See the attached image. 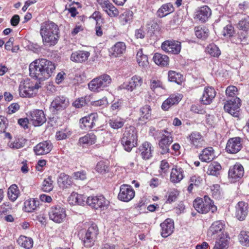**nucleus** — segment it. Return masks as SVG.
<instances>
[{
  "label": "nucleus",
  "instance_id": "nucleus-1",
  "mask_svg": "<svg viewBox=\"0 0 249 249\" xmlns=\"http://www.w3.org/2000/svg\"><path fill=\"white\" fill-rule=\"evenodd\" d=\"M29 69L30 76L43 81L52 76L55 71V66L52 61L42 58L32 62Z\"/></svg>",
  "mask_w": 249,
  "mask_h": 249
},
{
  "label": "nucleus",
  "instance_id": "nucleus-2",
  "mask_svg": "<svg viewBox=\"0 0 249 249\" xmlns=\"http://www.w3.org/2000/svg\"><path fill=\"white\" fill-rule=\"evenodd\" d=\"M137 131L134 126H129L125 128L121 143L125 151L130 152L133 147L137 146Z\"/></svg>",
  "mask_w": 249,
  "mask_h": 249
},
{
  "label": "nucleus",
  "instance_id": "nucleus-3",
  "mask_svg": "<svg viewBox=\"0 0 249 249\" xmlns=\"http://www.w3.org/2000/svg\"><path fill=\"white\" fill-rule=\"evenodd\" d=\"M195 209L200 213H206L209 211L213 213L217 210L216 207L208 196H205L203 198H197L193 202Z\"/></svg>",
  "mask_w": 249,
  "mask_h": 249
},
{
  "label": "nucleus",
  "instance_id": "nucleus-4",
  "mask_svg": "<svg viewBox=\"0 0 249 249\" xmlns=\"http://www.w3.org/2000/svg\"><path fill=\"white\" fill-rule=\"evenodd\" d=\"M40 88L39 84H34L29 79L22 81L19 86V95L22 97H33Z\"/></svg>",
  "mask_w": 249,
  "mask_h": 249
},
{
  "label": "nucleus",
  "instance_id": "nucleus-5",
  "mask_svg": "<svg viewBox=\"0 0 249 249\" xmlns=\"http://www.w3.org/2000/svg\"><path fill=\"white\" fill-rule=\"evenodd\" d=\"M111 78L107 74H103L92 80L88 84L89 89L94 92L103 90L111 84Z\"/></svg>",
  "mask_w": 249,
  "mask_h": 249
},
{
  "label": "nucleus",
  "instance_id": "nucleus-6",
  "mask_svg": "<svg viewBox=\"0 0 249 249\" xmlns=\"http://www.w3.org/2000/svg\"><path fill=\"white\" fill-rule=\"evenodd\" d=\"M99 233V230L97 226L92 224L87 230L83 239V243L85 247L90 248L92 247L97 239V236Z\"/></svg>",
  "mask_w": 249,
  "mask_h": 249
},
{
  "label": "nucleus",
  "instance_id": "nucleus-7",
  "mask_svg": "<svg viewBox=\"0 0 249 249\" xmlns=\"http://www.w3.org/2000/svg\"><path fill=\"white\" fill-rule=\"evenodd\" d=\"M49 216L50 219L53 222L60 223L66 218L65 209L60 205L53 206L49 210Z\"/></svg>",
  "mask_w": 249,
  "mask_h": 249
},
{
  "label": "nucleus",
  "instance_id": "nucleus-8",
  "mask_svg": "<svg viewBox=\"0 0 249 249\" xmlns=\"http://www.w3.org/2000/svg\"><path fill=\"white\" fill-rule=\"evenodd\" d=\"M225 224L220 221L214 222L208 231V235L213 238L220 237L226 235L228 237V235L225 231Z\"/></svg>",
  "mask_w": 249,
  "mask_h": 249
},
{
  "label": "nucleus",
  "instance_id": "nucleus-9",
  "mask_svg": "<svg viewBox=\"0 0 249 249\" xmlns=\"http://www.w3.org/2000/svg\"><path fill=\"white\" fill-rule=\"evenodd\" d=\"M164 133L160 132L161 139L159 141V145L160 149V153L162 155L169 152V146L173 141V138L171 134L164 130Z\"/></svg>",
  "mask_w": 249,
  "mask_h": 249
},
{
  "label": "nucleus",
  "instance_id": "nucleus-10",
  "mask_svg": "<svg viewBox=\"0 0 249 249\" xmlns=\"http://www.w3.org/2000/svg\"><path fill=\"white\" fill-rule=\"evenodd\" d=\"M240 106L241 100L239 98L235 97L227 101L224 106V109L225 111L233 116L238 117Z\"/></svg>",
  "mask_w": 249,
  "mask_h": 249
},
{
  "label": "nucleus",
  "instance_id": "nucleus-11",
  "mask_svg": "<svg viewBox=\"0 0 249 249\" xmlns=\"http://www.w3.org/2000/svg\"><path fill=\"white\" fill-rule=\"evenodd\" d=\"M161 48L166 53L178 54L181 50V43L175 40H167L162 43Z\"/></svg>",
  "mask_w": 249,
  "mask_h": 249
},
{
  "label": "nucleus",
  "instance_id": "nucleus-12",
  "mask_svg": "<svg viewBox=\"0 0 249 249\" xmlns=\"http://www.w3.org/2000/svg\"><path fill=\"white\" fill-rule=\"evenodd\" d=\"M88 205L95 209L104 208L108 205V201L103 195L89 196L86 200Z\"/></svg>",
  "mask_w": 249,
  "mask_h": 249
},
{
  "label": "nucleus",
  "instance_id": "nucleus-13",
  "mask_svg": "<svg viewBox=\"0 0 249 249\" xmlns=\"http://www.w3.org/2000/svg\"><path fill=\"white\" fill-rule=\"evenodd\" d=\"M69 105V99L64 96H57L52 102L50 109L53 114L65 109Z\"/></svg>",
  "mask_w": 249,
  "mask_h": 249
},
{
  "label": "nucleus",
  "instance_id": "nucleus-14",
  "mask_svg": "<svg viewBox=\"0 0 249 249\" xmlns=\"http://www.w3.org/2000/svg\"><path fill=\"white\" fill-rule=\"evenodd\" d=\"M135 194V191L130 185L123 184L120 186L118 198L122 201L128 202L134 198Z\"/></svg>",
  "mask_w": 249,
  "mask_h": 249
},
{
  "label": "nucleus",
  "instance_id": "nucleus-15",
  "mask_svg": "<svg viewBox=\"0 0 249 249\" xmlns=\"http://www.w3.org/2000/svg\"><path fill=\"white\" fill-rule=\"evenodd\" d=\"M242 139L239 137L230 138L227 142L226 150L228 153L236 154L242 148Z\"/></svg>",
  "mask_w": 249,
  "mask_h": 249
},
{
  "label": "nucleus",
  "instance_id": "nucleus-16",
  "mask_svg": "<svg viewBox=\"0 0 249 249\" xmlns=\"http://www.w3.org/2000/svg\"><path fill=\"white\" fill-rule=\"evenodd\" d=\"M28 117L30 122L35 126L41 125L46 121L45 115L42 110L31 111Z\"/></svg>",
  "mask_w": 249,
  "mask_h": 249
},
{
  "label": "nucleus",
  "instance_id": "nucleus-17",
  "mask_svg": "<svg viewBox=\"0 0 249 249\" xmlns=\"http://www.w3.org/2000/svg\"><path fill=\"white\" fill-rule=\"evenodd\" d=\"M142 83V78L138 75H134L131 78L128 83H124L119 87L121 89H125L132 91L140 88Z\"/></svg>",
  "mask_w": 249,
  "mask_h": 249
},
{
  "label": "nucleus",
  "instance_id": "nucleus-18",
  "mask_svg": "<svg viewBox=\"0 0 249 249\" xmlns=\"http://www.w3.org/2000/svg\"><path fill=\"white\" fill-rule=\"evenodd\" d=\"M154 148L151 143L145 142L138 148V154L143 160H148L152 157Z\"/></svg>",
  "mask_w": 249,
  "mask_h": 249
},
{
  "label": "nucleus",
  "instance_id": "nucleus-19",
  "mask_svg": "<svg viewBox=\"0 0 249 249\" xmlns=\"http://www.w3.org/2000/svg\"><path fill=\"white\" fill-rule=\"evenodd\" d=\"M58 26L52 21H45L41 24L40 34L41 36H45V35H47V34H49V32H52L53 34H56L58 33ZM46 38H47V36Z\"/></svg>",
  "mask_w": 249,
  "mask_h": 249
},
{
  "label": "nucleus",
  "instance_id": "nucleus-20",
  "mask_svg": "<svg viewBox=\"0 0 249 249\" xmlns=\"http://www.w3.org/2000/svg\"><path fill=\"white\" fill-rule=\"evenodd\" d=\"M53 148L50 141H46L39 143L34 148V151L37 155H43L49 153Z\"/></svg>",
  "mask_w": 249,
  "mask_h": 249
},
{
  "label": "nucleus",
  "instance_id": "nucleus-21",
  "mask_svg": "<svg viewBox=\"0 0 249 249\" xmlns=\"http://www.w3.org/2000/svg\"><path fill=\"white\" fill-rule=\"evenodd\" d=\"M235 216L240 221L245 219L249 212L248 204L243 201L239 202L235 206Z\"/></svg>",
  "mask_w": 249,
  "mask_h": 249
},
{
  "label": "nucleus",
  "instance_id": "nucleus-22",
  "mask_svg": "<svg viewBox=\"0 0 249 249\" xmlns=\"http://www.w3.org/2000/svg\"><path fill=\"white\" fill-rule=\"evenodd\" d=\"M187 139L191 144L196 148L202 147L204 143L202 135L197 131L192 132L187 137Z\"/></svg>",
  "mask_w": 249,
  "mask_h": 249
},
{
  "label": "nucleus",
  "instance_id": "nucleus-23",
  "mask_svg": "<svg viewBox=\"0 0 249 249\" xmlns=\"http://www.w3.org/2000/svg\"><path fill=\"white\" fill-rule=\"evenodd\" d=\"M216 95V91L212 87L205 88L201 98V102L204 105L211 104Z\"/></svg>",
  "mask_w": 249,
  "mask_h": 249
},
{
  "label": "nucleus",
  "instance_id": "nucleus-24",
  "mask_svg": "<svg viewBox=\"0 0 249 249\" xmlns=\"http://www.w3.org/2000/svg\"><path fill=\"white\" fill-rule=\"evenodd\" d=\"M212 15L211 9L206 5L198 8L196 13V18L201 22H205L208 20Z\"/></svg>",
  "mask_w": 249,
  "mask_h": 249
},
{
  "label": "nucleus",
  "instance_id": "nucleus-25",
  "mask_svg": "<svg viewBox=\"0 0 249 249\" xmlns=\"http://www.w3.org/2000/svg\"><path fill=\"white\" fill-rule=\"evenodd\" d=\"M244 170L243 166L239 163L231 167L229 170V177L234 179V181L241 178L244 175Z\"/></svg>",
  "mask_w": 249,
  "mask_h": 249
},
{
  "label": "nucleus",
  "instance_id": "nucleus-26",
  "mask_svg": "<svg viewBox=\"0 0 249 249\" xmlns=\"http://www.w3.org/2000/svg\"><path fill=\"white\" fill-rule=\"evenodd\" d=\"M160 226L161 228V235L163 237H166L170 235L174 229V221L170 218L166 219L160 224Z\"/></svg>",
  "mask_w": 249,
  "mask_h": 249
},
{
  "label": "nucleus",
  "instance_id": "nucleus-27",
  "mask_svg": "<svg viewBox=\"0 0 249 249\" xmlns=\"http://www.w3.org/2000/svg\"><path fill=\"white\" fill-rule=\"evenodd\" d=\"M98 121L97 113H91L88 116H86L80 120V123L83 125V127L87 128H92L96 125Z\"/></svg>",
  "mask_w": 249,
  "mask_h": 249
},
{
  "label": "nucleus",
  "instance_id": "nucleus-28",
  "mask_svg": "<svg viewBox=\"0 0 249 249\" xmlns=\"http://www.w3.org/2000/svg\"><path fill=\"white\" fill-rule=\"evenodd\" d=\"M184 177L183 169L180 167L176 166L172 169L170 179L172 182L177 183L179 182Z\"/></svg>",
  "mask_w": 249,
  "mask_h": 249
},
{
  "label": "nucleus",
  "instance_id": "nucleus-29",
  "mask_svg": "<svg viewBox=\"0 0 249 249\" xmlns=\"http://www.w3.org/2000/svg\"><path fill=\"white\" fill-rule=\"evenodd\" d=\"M181 95H172L165 100L161 106L164 110H167L172 106L177 104L181 99Z\"/></svg>",
  "mask_w": 249,
  "mask_h": 249
},
{
  "label": "nucleus",
  "instance_id": "nucleus-30",
  "mask_svg": "<svg viewBox=\"0 0 249 249\" xmlns=\"http://www.w3.org/2000/svg\"><path fill=\"white\" fill-rule=\"evenodd\" d=\"M89 56V52L78 51L72 53L71 56V59L73 62L81 63L87 60Z\"/></svg>",
  "mask_w": 249,
  "mask_h": 249
},
{
  "label": "nucleus",
  "instance_id": "nucleus-31",
  "mask_svg": "<svg viewBox=\"0 0 249 249\" xmlns=\"http://www.w3.org/2000/svg\"><path fill=\"white\" fill-rule=\"evenodd\" d=\"M125 43L123 42H118L111 48L110 53L112 56L118 57L125 52Z\"/></svg>",
  "mask_w": 249,
  "mask_h": 249
},
{
  "label": "nucleus",
  "instance_id": "nucleus-32",
  "mask_svg": "<svg viewBox=\"0 0 249 249\" xmlns=\"http://www.w3.org/2000/svg\"><path fill=\"white\" fill-rule=\"evenodd\" d=\"M215 157L214 150L212 147L205 148L199 155V159L203 162H209L213 160Z\"/></svg>",
  "mask_w": 249,
  "mask_h": 249
},
{
  "label": "nucleus",
  "instance_id": "nucleus-33",
  "mask_svg": "<svg viewBox=\"0 0 249 249\" xmlns=\"http://www.w3.org/2000/svg\"><path fill=\"white\" fill-rule=\"evenodd\" d=\"M46 35L48 37H46L45 36L44 37V35L43 36H41L42 38V41L44 45L45 46H54L55 45L59 38L58 33H56V34H53L52 32H49V34H47Z\"/></svg>",
  "mask_w": 249,
  "mask_h": 249
},
{
  "label": "nucleus",
  "instance_id": "nucleus-34",
  "mask_svg": "<svg viewBox=\"0 0 249 249\" xmlns=\"http://www.w3.org/2000/svg\"><path fill=\"white\" fill-rule=\"evenodd\" d=\"M140 117L139 121L140 123L144 124L149 119L151 114L150 107L147 105L141 107L140 109Z\"/></svg>",
  "mask_w": 249,
  "mask_h": 249
},
{
  "label": "nucleus",
  "instance_id": "nucleus-35",
  "mask_svg": "<svg viewBox=\"0 0 249 249\" xmlns=\"http://www.w3.org/2000/svg\"><path fill=\"white\" fill-rule=\"evenodd\" d=\"M174 8L170 3L163 4L157 11V15L159 18H163L173 12Z\"/></svg>",
  "mask_w": 249,
  "mask_h": 249
},
{
  "label": "nucleus",
  "instance_id": "nucleus-36",
  "mask_svg": "<svg viewBox=\"0 0 249 249\" xmlns=\"http://www.w3.org/2000/svg\"><path fill=\"white\" fill-rule=\"evenodd\" d=\"M18 244L21 247L30 249L33 246V240L31 237L20 235L17 240Z\"/></svg>",
  "mask_w": 249,
  "mask_h": 249
},
{
  "label": "nucleus",
  "instance_id": "nucleus-37",
  "mask_svg": "<svg viewBox=\"0 0 249 249\" xmlns=\"http://www.w3.org/2000/svg\"><path fill=\"white\" fill-rule=\"evenodd\" d=\"M153 60L157 65L161 67L166 66L169 63V57L160 53H155Z\"/></svg>",
  "mask_w": 249,
  "mask_h": 249
},
{
  "label": "nucleus",
  "instance_id": "nucleus-38",
  "mask_svg": "<svg viewBox=\"0 0 249 249\" xmlns=\"http://www.w3.org/2000/svg\"><path fill=\"white\" fill-rule=\"evenodd\" d=\"M59 186L62 188H68L71 184V178L65 173H61L57 179Z\"/></svg>",
  "mask_w": 249,
  "mask_h": 249
},
{
  "label": "nucleus",
  "instance_id": "nucleus-39",
  "mask_svg": "<svg viewBox=\"0 0 249 249\" xmlns=\"http://www.w3.org/2000/svg\"><path fill=\"white\" fill-rule=\"evenodd\" d=\"M83 196L76 193H73L69 198V201L72 205H82L85 203V199Z\"/></svg>",
  "mask_w": 249,
  "mask_h": 249
},
{
  "label": "nucleus",
  "instance_id": "nucleus-40",
  "mask_svg": "<svg viewBox=\"0 0 249 249\" xmlns=\"http://www.w3.org/2000/svg\"><path fill=\"white\" fill-rule=\"evenodd\" d=\"M20 192L18 187L16 184H12L8 188V197L10 200L14 202L18 197Z\"/></svg>",
  "mask_w": 249,
  "mask_h": 249
},
{
  "label": "nucleus",
  "instance_id": "nucleus-41",
  "mask_svg": "<svg viewBox=\"0 0 249 249\" xmlns=\"http://www.w3.org/2000/svg\"><path fill=\"white\" fill-rule=\"evenodd\" d=\"M39 205V201L35 199L27 200L24 202L25 211L30 213L35 210Z\"/></svg>",
  "mask_w": 249,
  "mask_h": 249
},
{
  "label": "nucleus",
  "instance_id": "nucleus-42",
  "mask_svg": "<svg viewBox=\"0 0 249 249\" xmlns=\"http://www.w3.org/2000/svg\"><path fill=\"white\" fill-rule=\"evenodd\" d=\"M221 169V166L219 163L213 162L209 165L207 173L208 175L217 176L220 174Z\"/></svg>",
  "mask_w": 249,
  "mask_h": 249
},
{
  "label": "nucleus",
  "instance_id": "nucleus-43",
  "mask_svg": "<svg viewBox=\"0 0 249 249\" xmlns=\"http://www.w3.org/2000/svg\"><path fill=\"white\" fill-rule=\"evenodd\" d=\"M137 61L139 66L144 68L147 67L149 64L147 56L143 54L142 50H140L137 53Z\"/></svg>",
  "mask_w": 249,
  "mask_h": 249
},
{
  "label": "nucleus",
  "instance_id": "nucleus-44",
  "mask_svg": "<svg viewBox=\"0 0 249 249\" xmlns=\"http://www.w3.org/2000/svg\"><path fill=\"white\" fill-rule=\"evenodd\" d=\"M168 79L171 82L180 84L183 81V75L179 72L170 71L168 72Z\"/></svg>",
  "mask_w": 249,
  "mask_h": 249
},
{
  "label": "nucleus",
  "instance_id": "nucleus-45",
  "mask_svg": "<svg viewBox=\"0 0 249 249\" xmlns=\"http://www.w3.org/2000/svg\"><path fill=\"white\" fill-rule=\"evenodd\" d=\"M96 137L93 133H89L84 137L80 138L79 140V143L80 144H92L96 142Z\"/></svg>",
  "mask_w": 249,
  "mask_h": 249
},
{
  "label": "nucleus",
  "instance_id": "nucleus-46",
  "mask_svg": "<svg viewBox=\"0 0 249 249\" xmlns=\"http://www.w3.org/2000/svg\"><path fill=\"white\" fill-rule=\"evenodd\" d=\"M195 31V35L198 38L205 40L209 36V30L206 28L196 27Z\"/></svg>",
  "mask_w": 249,
  "mask_h": 249
},
{
  "label": "nucleus",
  "instance_id": "nucleus-47",
  "mask_svg": "<svg viewBox=\"0 0 249 249\" xmlns=\"http://www.w3.org/2000/svg\"><path fill=\"white\" fill-rule=\"evenodd\" d=\"M133 13L130 10L125 11L120 16V20L123 25H124L132 22Z\"/></svg>",
  "mask_w": 249,
  "mask_h": 249
},
{
  "label": "nucleus",
  "instance_id": "nucleus-48",
  "mask_svg": "<svg viewBox=\"0 0 249 249\" xmlns=\"http://www.w3.org/2000/svg\"><path fill=\"white\" fill-rule=\"evenodd\" d=\"M237 28L243 31L248 32L249 30V16H245L242 18L236 25Z\"/></svg>",
  "mask_w": 249,
  "mask_h": 249
},
{
  "label": "nucleus",
  "instance_id": "nucleus-49",
  "mask_svg": "<svg viewBox=\"0 0 249 249\" xmlns=\"http://www.w3.org/2000/svg\"><path fill=\"white\" fill-rule=\"evenodd\" d=\"M95 169L98 173L104 175L108 172L109 168L107 162L100 161L97 164Z\"/></svg>",
  "mask_w": 249,
  "mask_h": 249
},
{
  "label": "nucleus",
  "instance_id": "nucleus-50",
  "mask_svg": "<svg viewBox=\"0 0 249 249\" xmlns=\"http://www.w3.org/2000/svg\"><path fill=\"white\" fill-rule=\"evenodd\" d=\"M228 237L226 235L220 236L218 241L216 242L213 249H227L228 248Z\"/></svg>",
  "mask_w": 249,
  "mask_h": 249
},
{
  "label": "nucleus",
  "instance_id": "nucleus-51",
  "mask_svg": "<svg viewBox=\"0 0 249 249\" xmlns=\"http://www.w3.org/2000/svg\"><path fill=\"white\" fill-rule=\"evenodd\" d=\"M26 141L23 138L16 139L14 142L9 143V146L14 149H19L24 146Z\"/></svg>",
  "mask_w": 249,
  "mask_h": 249
},
{
  "label": "nucleus",
  "instance_id": "nucleus-52",
  "mask_svg": "<svg viewBox=\"0 0 249 249\" xmlns=\"http://www.w3.org/2000/svg\"><path fill=\"white\" fill-rule=\"evenodd\" d=\"M239 240L243 246L249 247V231H241L239 235Z\"/></svg>",
  "mask_w": 249,
  "mask_h": 249
},
{
  "label": "nucleus",
  "instance_id": "nucleus-53",
  "mask_svg": "<svg viewBox=\"0 0 249 249\" xmlns=\"http://www.w3.org/2000/svg\"><path fill=\"white\" fill-rule=\"evenodd\" d=\"M126 106V103L123 99H118L114 100L111 106V109L112 111L118 112Z\"/></svg>",
  "mask_w": 249,
  "mask_h": 249
},
{
  "label": "nucleus",
  "instance_id": "nucleus-54",
  "mask_svg": "<svg viewBox=\"0 0 249 249\" xmlns=\"http://www.w3.org/2000/svg\"><path fill=\"white\" fill-rule=\"evenodd\" d=\"M124 124V121L122 118L110 119L109 124L111 128L118 129L121 128Z\"/></svg>",
  "mask_w": 249,
  "mask_h": 249
},
{
  "label": "nucleus",
  "instance_id": "nucleus-55",
  "mask_svg": "<svg viewBox=\"0 0 249 249\" xmlns=\"http://www.w3.org/2000/svg\"><path fill=\"white\" fill-rule=\"evenodd\" d=\"M105 7L103 10L111 17H114L118 15V11L110 2Z\"/></svg>",
  "mask_w": 249,
  "mask_h": 249
},
{
  "label": "nucleus",
  "instance_id": "nucleus-56",
  "mask_svg": "<svg viewBox=\"0 0 249 249\" xmlns=\"http://www.w3.org/2000/svg\"><path fill=\"white\" fill-rule=\"evenodd\" d=\"M12 209V205L9 202L3 203L0 206V216L2 217L9 213Z\"/></svg>",
  "mask_w": 249,
  "mask_h": 249
},
{
  "label": "nucleus",
  "instance_id": "nucleus-57",
  "mask_svg": "<svg viewBox=\"0 0 249 249\" xmlns=\"http://www.w3.org/2000/svg\"><path fill=\"white\" fill-rule=\"evenodd\" d=\"M207 51L211 55L214 57H217L221 53V52L218 47L213 44H210L208 46Z\"/></svg>",
  "mask_w": 249,
  "mask_h": 249
},
{
  "label": "nucleus",
  "instance_id": "nucleus-58",
  "mask_svg": "<svg viewBox=\"0 0 249 249\" xmlns=\"http://www.w3.org/2000/svg\"><path fill=\"white\" fill-rule=\"evenodd\" d=\"M52 183V178L49 176L44 180L42 185V190L47 192H49L52 191L53 188Z\"/></svg>",
  "mask_w": 249,
  "mask_h": 249
},
{
  "label": "nucleus",
  "instance_id": "nucleus-59",
  "mask_svg": "<svg viewBox=\"0 0 249 249\" xmlns=\"http://www.w3.org/2000/svg\"><path fill=\"white\" fill-rule=\"evenodd\" d=\"M237 92V88L234 86H229L226 90V95L229 97H232V98H235L234 96L236 95V93Z\"/></svg>",
  "mask_w": 249,
  "mask_h": 249
},
{
  "label": "nucleus",
  "instance_id": "nucleus-60",
  "mask_svg": "<svg viewBox=\"0 0 249 249\" xmlns=\"http://www.w3.org/2000/svg\"><path fill=\"white\" fill-rule=\"evenodd\" d=\"M234 28L231 25H227L223 30V35L225 36L231 37L232 36Z\"/></svg>",
  "mask_w": 249,
  "mask_h": 249
},
{
  "label": "nucleus",
  "instance_id": "nucleus-61",
  "mask_svg": "<svg viewBox=\"0 0 249 249\" xmlns=\"http://www.w3.org/2000/svg\"><path fill=\"white\" fill-rule=\"evenodd\" d=\"M108 103L107 100L106 98H103L99 100L93 101L92 102V106L94 107H104Z\"/></svg>",
  "mask_w": 249,
  "mask_h": 249
},
{
  "label": "nucleus",
  "instance_id": "nucleus-62",
  "mask_svg": "<svg viewBox=\"0 0 249 249\" xmlns=\"http://www.w3.org/2000/svg\"><path fill=\"white\" fill-rule=\"evenodd\" d=\"M73 177L75 179L84 180L87 178V174L84 171H78L74 172Z\"/></svg>",
  "mask_w": 249,
  "mask_h": 249
},
{
  "label": "nucleus",
  "instance_id": "nucleus-63",
  "mask_svg": "<svg viewBox=\"0 0 249 249\" xmlns=\"http://www.w3.org/2000/svg\"><path fill=\"white\" fill-rule=\"evenodd\" d=\"M178 195V193L177 191H174L171 192L169 194L168 198L166 201V203H171L175 201L177 199Z\"/></svg>",
  "mask_w": 249,
  "mask_h": 249
},
{
  "label": "nucleus",
  "instance_id": "nucleus-64",
  "mask_svg": "<svg viewBox=\"0 0 249 249\" xmlns=\"http://www.w3.org/2000/svg\"><path fill=\"white\" fill-rule=\"evenodd\" d=\"M19 105L16 103L11 104L8 107L7 113L12 114L19 109Z\"/></svg>",
  "mask_w": 249,
  "mask_h": 249
}]
</instances>
